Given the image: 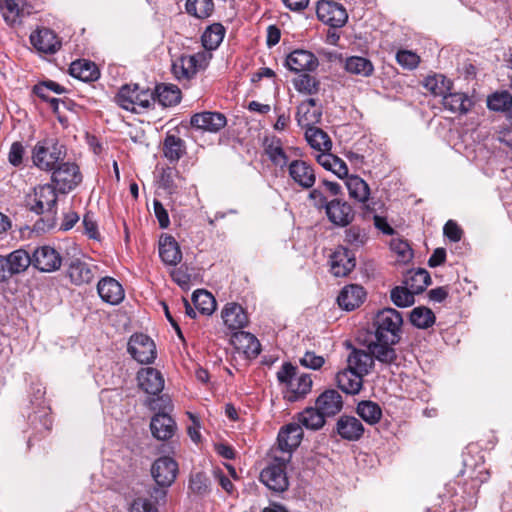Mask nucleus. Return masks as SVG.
Listing matches in <instances>:
<instances>
[{"label": "nucleus", "mask_w": 512, "mask_h": 512, "mask_svg": "<svg viewBox=\"0 0 512 512\" xmlns=\"http://www.w3.org/2000/svg\"><path fill=\"white\" fill-rule=\"evenodd\" d=\"M178 471L177 462L169 456H162L154 461L151 467V475L156 486L149 490V495L155 502L159 503L165 500L167 488L174 483Z\"/></svg>", "instance_id": "obj_1"}, {"label": "nucleus", "mask_w": 512, "mask_h": 512, "mask_svg": "<svg viewBox=\"0 0 512 512\" xmlns=\"http://www.w3.org/2000/svg\"><path fill=\"white\" fill-rule=\"evenodd\" d=\"M57 190L53 184L38 185L27 197L29 210L37 215H46L47 228H53L57 214Z\"/></svg>", "instance_id": "obj_2"}, {"label": "nucleus", "mask_w": 512, "mask_h": 512, "mask_svg": "<svg viewBox=\"0 0 512 512\" xmlns=\"http://www.w3.org/2000/svg\"><path fill=\"white\" fill-rule=\"evenodd\" d=\"M66 156V147L56 139L38 141L32 151L34 165L43 171H53Z\"/></svg>", "instance_id": "obj_3"}, {"label": "nucleus", "mask_w": 512, "mask_h": 512, "mask_svg": "<svg viewBox=\"0 0 512 512\" xmlns=\"http://www.w3.org/2000/svg\"><path fill=\"white\" fill-rule=\"evenodd\" d=\"M403 318L394 308H384L374 318L375 338L390 340V343H399Z\"/></svg>", "instance_id": "obj_4"}, {"label": "nucleus", "mask_w": 512, "mask_h": 512, "mask_svg": "<svg viewBox=\"0 0 512 512\" xmlns=\"http://www.w3.org/2000/svg\"><path fill=\"white\" fill-rule=\"evenodd\" d=\"M212 59V53L199 51L192 55H181L172 64V73L179 81H189L199 71L205 70Z\"/></svg>", "instance_id": "obj_5"}, {"label": "nucleus", "mask_w": 512, "mask_h": 512, "mask_svg": "<svg viewBox=\"0 0 512 512\" xmlns=\"http://www.w3.org/2000/svg\"><path fill=\"white\" fill-rule=\"evenodd\" d=\"M82 179L80 168L74 162H61L51 175L54 187L64 194L74 190L82 182Z\"/></svg>", "instance_id": "obj_6"}, {"label": "nucleus", "mask_w": 512, "mask_h": 512, "mask_svg": "<svg viewBox=\"0 0 512 512\" xmlns=\"http://www.w3.org/2000/svg\"><path fill=\"white\" fill-rule=\"evenodd\" d=\"M116 100L123 109L135 112L136 106L141 108L150 107L151 100L155 101V98L153 93L148 90H141L138 85L133 87L125 85L119 90Z\"/></svg>", "instance_id": "obj_7"}, {"label": "nucleus", "mask_w": 512, "mask_h": 512, "mask_svg": "<svg viewBox=\"0 0 512 512\" xmlns=\"http://www.w3.org/2000/svg\"><path fill=\"white\" fill-rule=\"evenodd\" d=\"M128 352L141 364H149L156 358V346L145 334H134L128 342Z\"/></svg>", "instance_id": "obj_8"}, {"label": "nucleus", "mask_w": 512, "mask_h": 512, "mask_svg": "<svg viewBox=\"0 0 512 512\" xmlns=\"http://www.w3.org/2000/svg\"><path fill=\"white\" fill-rule=\"evenodd\" d=\"M316 14L321 22L333 28L343 27L348 20L346 9L342 5L332 1H319Z\"/></svg>", "instance_id": "obj_9"}, {"label": "nucleus", "mask_w": 512, "mask_h": 512, "mask_svg": "<svg viewBox=\"0 0 512 512\" xmlns=\"http://www.w3.org/2000/svg\"><path fill=\"white\" fill-rule=\"evenodd\" d=\"M260 481L272 492L283 493L289 487L284 463H272L260 473Z\"/></svg>", "instance_id": "obj_10"}, {"label": "nucleus", "mask_w": 512, "mask_h": 512, "mask_svg": "<svg viewBox=\"0 0 512 512\" xmlns=\"http://www.w3.org/2000/svg\"><path fill=\"white\" fill-rule=\"evenodd\" d=\"M61 264L60 253L49 245L37 247L32 253V266L41 272H54Z\"/></svg>", "instance_id": "obj_11"}, {"label": "nucleus", "mask_w": 512, "mask_h": 512, "mask_svg": "<svg viewBox=\"0 0 512 512\" xmlns=\"http://www.w3.org/2000/svg\"><path fill=\"white\" fill-rule=\"evenodd\" d=\"M288 173L293 182L302 189H311L316 182V173L313 166L304 160H292L287 166Z\"/></svg>", "instance_id": "obj_12"}, {"label": "nucleus", "mask_w": 512, "mask_h": 512, "mask_svg": "<svg viewBox=\"0 0 512 512\" xmlns=\"http://www.w3.org/2000/svg\"><path fill=\"white\" fill-rule=\"evenodd\" d=\"M190 124L195 129L217 133L226 126L227 119L220 112L204 111L192 115Z\"/></svg>", "instance_id": "obj_13"}, {"label": "nucleus", "mask_w": 512, "mask_h": 512, "mask_svg": "<svg viewBox=\"0 0 512 512\" xmlns=\"http://www.w3.org/2000/svg\"><path fill=\"white\" fill-rule=\"evenodd\" d=\"M328 220L336 226L346 227L354 219V210L352 206L339 198L329 201L325 210Z\"/></svg>", "instance_id": "obj_14"}, {"label": "nucleus", "mask_w": 512, "mask_h": 512, "mask_svg": "<svg viewBox=\"0 0 512 512\" xmlns=\"http://www.w3.org/2000/svg\"><path fill=\"white\" fill-rule=\"evenodd\" d=\"M221 317L224 325L233 333L242 331L248 324V315L244 308L235 302L227 303L222 311Z\"/></svg>", "instance_id": "obj_15"}, {"label": "nucleus", "mask_w": 512, "mask_h": 512, "mask_svg": "<svg viewBox=\"0 0 512 512\" xmlns=\"http://www.w3.org/2000/svg\"><path fill=\"white\" fill-rule=\"evenodd\" d=\"M286 67L295 73L314 71L318 65L317 57L307 50L297 49L292 51L286 58Z\"/></svg>", "instance_id": "obj_16"}, {"label": "nucleus", "mask_w": 512, "mask_h": 512, "mask_svg": "<svg viewBox=\"0 0 512 512\" xmlns=\"http://www.w3.org/2000/svg\"><path fill=\"white\" fill-rule=\"evenodd\" d=\"M355 265V255L346 247H338L331 255V272L336 277L348 275L354 269Z\"/></svg>", "instance_id": "obj_17"}, {"label": "nucleus", "mask_w": 512, "mask_h": 512, "mask_svg": "<svg viewBox=\"0 0 512 512\" xmlns=\"http://www.w3.org/2000/svg\"><path fill=\"white\" fill-rule=\"evenodd\" d=\"M322 108L317 105V102L313 98H309L303 101L297 107L296 120L297 124L301 128H311L316 126L321 121Z\"/></svg>", "instance_id": "obj_18"}, {"label": "nucleus", "mask_w": 512, "mask_h": 512, "mask_svg": "<svg viewBox=\"0 0 512 512\" xmlns=\"http://www.w3.org/2000/svg\"><path fill=\"white\" fill-rule=\"evenodd\" d=\"M30 42L33 47L45 54H54L60 47L61 42L57 35L48 28L38 29L30 35Z\"/></svg>", "instance_id": "obj_19"}, {"label": "nucleus", "mask_w": 512, "mask_h": 512, "mask_svg": "<svg viewBox=\"0 0 512 512\" xmlns=\"http://www.w3.org/2000/svg\"><path fill=\"white\" fill-rule=\"evenodd\" d=\"M397 343H390V340H379L376 339L371 341L367 345V349L370 351L373 361H378L384 365L396 364L398 360L397 352L394 346Z\"/></svg>", "instance_id": "obj_20"}, {"label": "nucleus", "mask_w": 512, "mask_h": 512, "mask_svg": "<svg viewBox=\"0 0 512 512\" xmlns=\"http://www.w3.org/2000/svg\"><path fill=\"white\" fill-rule=\"evenodd\" d=\"M303 430L299 423H289L283 426L278 433V446L283 452H292L302 440Z\"/></svg>", "instance_id": "obj_21"}, {"label": "nucleus", "mask_w": 512, "mask_h": 512, "mask_svg": "<svg viewBox=\"0 0 512 512\" xmlns=\"http://www.w3.org/2000/svg\"><path fill=\"white\" fill-rule=\"evenodd\" d=\"M150 429L156 439L166 441L173 437L177 426L168 413H156L151 419Z\"/></svg>", "instance_id": "obj_22"}, {"label": "nucleus", "mask_w": 512, "mask_h": 512, "mask_svg": "<svg viewBox=\"0 0 512 512\" xmlns=\"http://www.w3.org/2000/svg\"><path fill=\"white\" fill-rule=\"evenodd\" d=\"M140 388L150 395L159 394L164 388V379L155 368H142L137 375Z\"/></svg>", "instance_id": "obj_23"}, {"label": "nucleus", "mask_w": 512, "mask_h": 512, "mask_svg": "<svg viewBox=\"0 0 512 512\" xmlns=\"http://www.w3.org/2000/svg\"><path fill=\"white\" fill-rule=\"evenodd\" d=\"M315 407L324 417L334 416L339 413L343 407L342 396L334 389L326 390L316 399Z\"/></svg>", "instance_id": "obj_24"}, {"label": "nucleus", "mask_w": 512, "mask_h": 512, "mask_svg": "<svg viewBox=\"0 0 512 512\" xmlns=\"http://www.w3.org/2000/svg\"><path fill=\"white\" fill-rule=\"evenodd\" d=\"M100 298L111 305H117L124 299L122 285L112 277L102 278L97 285Z\"/></svg>", "instance_id": "obj_25"}, {"label": "nucleus", "mask_w": 512, "mask_h": 512, "mask_svg": "<svg viewBox=\"0 0 512 512\" xmlns=\"http://www.w3.org/2000/svg\"><path fill=\"white\" fill-rule=\"evenodd\" d=\"M336 431L342 439L357 441L364 433V426L356 417L342 415L336 423Z\"/></svg>", "instance_id": "obj_26"}, {"label": "nucleus", "mask_w": 512, "mask_h": 512, "mask_svg": "<svg viewBox=\"0 0 512 512\" xmlns=\"http://www.w3.org/2000/svg\"><path fill=\"white\" fill-rule=\"evenodd\" d=\"M366 292L357 284L345 286L337 297L339 306L347 311L358 308L364 301Z\"/></svg>", "instance_id": "obj_27"}, {"label": "nucleus", "mask_w": 512, "mask_h": 512, "mask_svg": "<svg viewBox=\"0 0 512 512\" xmlns=\"http://www.w3.org/2000/svg\"><path fill=\"white\" fill-rule=\"evenodd\" d=\"M310 374L296 375L286 387L284 398L289 402H296L304 398L312 388Z\"/></svg>", "instance_id": "obj_28"}, {"label": "nucleus", "mask_w": 512, "mask_h": 512, "mask_svg": "<svg viewBox=\"0 0 512 512\" xmlns=\"http://www.w3.org/2000/svg\"><path fill=\"white\" fill-rule=\"evenodd\" d=\"M374 366L370 351L353 348L347 358V368L366 376Z\"/></svg>", "instance_id": "obj_29"}, {"label": "nucleus", "mask_w": 512, "mask_h": 512, "mask_svg": "<svg viewBox=\"0 0 512 512\" xmlns=\"http://www.w3.org/2000/svg\"><path fill=\"white\" fill-rule=\"evenodd\" d=\"M363 377L346 367L336 374L337 386L346 394H357L363 386Z\"/></svg>", "instance_id": "obj_30"}, {"label": "nucleus", "mask_w": 512, "mask_h": 512, "mask_svg": "<svg viewBox=\"0 0 512 512\" xmlns=\"http://www.w3.org/2000/svg\"><path fill=\"white\" fill-rule=\"evenodd\" d=\"M159 256L164 264L176 266L182 259L177 241L172 236H162L159 240Z\"/></svg>", "instance_id": "obj_31"}, {"label": "nucleus", "mask_w": 512, "mask_h": 512, "mask_svg": "<svg viewBox=\"0 0 512 512\" xmlns=\"http://www.w3.org/2000/svg\"><path fill=\"white\" fill-rule=\"evenodd\" d=\"M69 73L72 77L84 82L96 81L100 76L96 64L86 59L72 62L69 67Z\"/></svg>", "instance_id": "obj_32"}, {"label": "nucleus", "mask_w": 512, "mask_h": 512, "mask_svg": "<svg viewBox=\"0 0 512 512\" xmlns=\"http://www.w3.org/2000/svg\"><path fill=\"white\" fill-rule=\"evenodd\" d=\"M232 342L236 345L237 349L243 350V352L250 358L257 357L261 352V345L258 339L249 332H234Z\"/></svg>", "instance_id": "obj_33"}, {"label": "nucleus", "mask_w": 512, "mask_h": 512, "mask_svg": "<svg viewBox=\"0 0 512 512\" xmlns=\"http://www.w3.org/2000/svg\"><path fill=\"white\" fill-rule=\"evenodd\" d=\"M10 276L24 272L32 265V255L24 249H17L4 257Z\"/></svg>", "instance_id": "obj_34"}, {"label": "nucleus", "mask_w": 512, "mask_h": 512, "mask_svg": "<svg viewBox=\"0 0 512 512\" xmlns=\"http://www.w3.org/2000/svg\"><path fill=\"white\" fill-rule=\"evenodd\" d=\"M70 280L75 285L90 283L94 278L91 266L80 260H73L67 270Z\"/></svg>", "instance_id": "obj_35"}, {"label": "nucleus", "mask_w": 512, "mask_h": 512, "mask_svg": "<svg viewBox=\"0 0 512 512\" xmlns=\"http://www.w3.org/2000/svg\"><path fill=\"white\" fill-rule=\"evenodd\" d=\"M404 283L415 294H420L431 284V277L426 269H411L407 272Z\"/></svg>", "instance_id": "obj_36"}, {"label": "nucleus", "mask_w": 512, "mask_h": 512, "mask_svg": "<svg viewBox=\"0 0 512 512\" xmlns=\"http://www.w3.org/2000/svg\"><path fill=\"white\" fill-rule=\"evenodd\" d=\"M442 104L452 113L465 114L470 110L472 102L464 93L449 91L444 95Z\"/></svg>", "instance_id": "obj_37"}, {"label": "nucleus", "mask_w": 512, "mask_h": 512, "mask_svg": "<svg viewBox=\"0 0 512 512\" xmlns=\"http://www.w3.org/2000/svg\"><path fill=\"white\" fill-rule=\"evenodd\" d=\"M265 153L269 160L280 169L287 167L290 163L279 138L273 137L265 141Z\"/></svg>", "instance_id": "obj_38"}, {"label": "nucleus", "mask_w": 512, "mask_h": 512, "mask_svg": "<svg viewBox=\"0 0 512 512\" xmlns=\"http://www.w3.org/2000/svg\"><path fill=\"white\" fill-rule=\"evenodd\" d=\"M305 138L311 148L325 152L332 148V141L328 134L319 127L313 126L306 129Z\"/></svg>", "instance_id": "obj_39"}, {"label": "nucleus", "mask_w": 512, "mask_h": 512, "mask_svg": "<svg viewBox=\"0 0 512 512\" xmlns=\"http://www.w3.org/2000/svg\"><path fill=\"white\" fill-rule=\"evenodd\" d=\"M325 418L316 407H307L298 414L296 423L310 430H319L324 426Z\"/></svg>", "instance_id": "obj_40"}, {"label": "nucleus", "mask_w": 512, "mask_h": 512, "mask_svg": "<svg viewBox=\"0 0 512 512\" xmlns=\"http://www.w3.org/2000/svg\"><path fill=\"white\" fill-rule=\"evenodd\" d=\"M225 28L220 23H214L206 28L201 40L204 47L203 51L210 52L218 48L223 41Z\"/></svg>", "instance_id": "obj_41"}, {"label": "nucleus", "mask_w": 512, "mask_h": 512, "mask_svg": "<svg viewBox=\"0 0 512 512\" xmlns=\"http://www.w3.org/2000/svg\"><path fill=\"white\" fill-rule=\"evenodd\" d=\"M185 151L184 140L172 134L166 135L163 143V153L170 162H177L185 154Z\"/></svg>", "instance_id": "obj_42"}, {"label": "nucleus", "mask_w": 512, "mask_h": 512, "mask_svg": "<svg viewBox=\"0 0 512 512\" xmlns=\"http://www.w3.org/2000/svg\"><path fill=\"white\" fill-rule=\"evenodd\" d=\"M156 99L163 107H170L180 102L181 92L175 85L161 84L155 89Z\"/></svg>", "instance_id": "obj_43"}, {"label": "nucleus", "mask_w": 512, "mask_h": 512, "mask_svg": "<svg viewBox=\"0 0 512 512\" xmlns=\"http://www.w3.org/2000/svg\"><path fill=\"white\" fill-rule=\"evenodd\" d=\"M349 196L359 202H366L370 195L368 184L359 176L351 175L346 180Z\"/></svg>", "instance_id": "obj_44"}, {"label": "nucleus", "mask_w": 512, "mask_h": 512, "mask_svg": "<svg viewBox=\"0 0 512 512\" xmlns=\"http://www.w3.org/2000/svg\"><path fill=\"white\" fill-rule=\"evenodd\" d=\"M424 87L434 96L442 98L452 90V82L442 74H435L425 78Z\"/></svg>", "instance_id": "obj_45"}, {"label": "nucleus", "mask_w": 512, "mask_h": 512, "mask_svg": "<svg viewBox=\"0 0 512 512\" xmlns=\"http://www.w3.org/2000/svg\"><path fill=\"white\" fill-rule=\"evenodd\" d=\"M185 10L197 19H206L214 12V2L213 0H186Z\"/></svg>", "instance_id": "obj_46"}, {"label": "nucleus", "mask_w": 512, "mask_h": 512, "mask_svg": "<svg viewBox=\"0 0 512 512\" xmlns=\"http://www.w3.org/2000/svg\"><path fill=\"white\" fill-rule=\"evenodd\" d=\"M357 414L368 424L378 423L382 417L380 406L373 401H361L357 405Z\"/></svg>", "instance_id": "obj_47"}, {"label": "nucleus", "mask_w": 512, "mask_h": 512, "mask_svg": "<svg viewBox=\"0 0 512 512\" xmlns=\"http://www.w3.org/2000/svg\"><path fill=\"white\" fill-rule=\"evenodd\" d=\"M192 301L196 310L204 315H211L216 309V300L206 290H197L192 295Z\"/></svg>", "instance_id": "obj_48"}, {"label": "nucleus", "mask_w": 512, "mask_h": 512, "mask_svg": "<svg viewBox=\"0 0 512 512\" xmlns=\"http://www.w3.org/2000/svg\"><path fill=\"white\" fill-rule=\"evenodd\" d=\"M345 69L351 74L367 77L373 73L374 67L370 60L360 56H352L347 58Z\"/></svg>", "instance_id": "obj_49"}, {"label": "nucleus", "mask_w": 512, "mask_h": 512, "mask_svg": "<svg viewBox=\"0 0 512 512\" xmlns=\"http://www.w3.org/2000/svg\"><path fill=\"white\" fill-rule=\"evenodd\" d=\"M410 321L415 327L426 329L435 323V315L431 309L420 306L411 311Z\"/></svg>", "instance_id": "obj_50"}, {"label": "nucleus", "mask_w": 512, "mask_h": 512, "mask_svg": "<svg viewBox=\"0 0 512 512\" xmlns=\"http://www.w3.org/2000/svg\"><path fill=\"white\" fill-rule=\"evenodd\" d=\"M487 106L497 112L508 111L512 108V95L508 91L495 92L488 97Z\"/></svg>", "instance_id": "obj_51"}, {"label": "nucleus", "mask_w": 512, "mask_h": 512, "mask_svg": "<svg viewBox=\"0 0 512 512\" xmlns=\"http://www.w3.org/2000/svg\"><path fill=\"white\" fill-rule=\"evenodd\" d=\"M344 233L345 243L356 249L362 247L368 240L366 229L356 225L350 226Z\"/></svg>", "instance_id": "obj_52"}, {"label": "nucleus", "mask_w": 512, "mask_h": 512, "mask_svg": "<svg viewBox=\"0 0 512 512\" xmlns=\"http://www.w3.org/2000/svg\"><path fill=\"white\" fill-rule=\"evenodd\" d=\"M189 489L193 494L205 496L210 492V481L203 472L192 473L189 479Z\"/></svg>", "instance_id": "obj_53"}, {"label": "nucleus", "mask_w": 512, "mask_h": 512, "mask_svg": "<svg viewBox=\"0 0 512 512\" xmlns=\"http://www.w3.org/2000/svg\"><path fill=\"white\" fill-rule=\"evenodd\" d=\"M295 89L300 93L305 94H316L319 90V82L317 79L307 73L300 74L298 78L294 80Z\"/></svg>", "instance_id": "obj_54"}, {"label": "nucleus", "mask_w": 512, "mask_h": 512, "mask_svg": "<svg viewBox=\"0 0 512 512\" xmlns=\"http://www.w3.org/2000/svg\"><path fill=\"white\" fill-rule=\"evenodd\" d=\"M415 293L406 287L397 286L391 290V300L398 307H408L414 303Z\"/></svg>", "instance_id": "obj_55"}, {"label": "nucleus", "mask_w": 512, "mask_h": 512, "mask_svg": "<svg viewBox=\"0 0 512 512\" xmlns=\"http://www.w3.org/2000/svg\"><path fill=\"white\" fill-rule=\"evenodd\" d=\"M0 11L9 25H14L19 21L21 10L15 0H0Z\"/></svg>", "instance_id": "obj_56"}, {"label": "nucleus", "mask_w": 512, "mask_h": 512, "mask_svg": "<svg viewBox=\"0 0 512 512\" xmlns=\"http://www.w3.org/2000/svg\"><path fill=\"white\" fill-rule=\"evenodd\" d=\"M397 63L405 69L412 70L416 68L420 62L419 56L409 50H400L396 54Z\"/></svg>", "instance_id": "obj_57"}, {"label": "nucleus", "mask_w": 512, "mask_h": 512, "mask_svg": "<svg viewBox=\"0 0 512 512\" xmlns=\"http://www.w3.org/2000/svg\"><path fill=\"white\" fill-rule=\"evenodd\" d=\"M66 90L63 86L59 85L58 83L54 81H46L39 85L34 86V93L39 98H48V95H50V92H54L56 94H62Z\"/></svg>", "instance_id": "obj_58"}, {"label": "nucleus", "mask_w": 512, "mask_h": 512, "mask_svg": "<svg viewBox=\"0 0 512 512\" xmlns=\"http://www.w3.org/2000/svg\"><path fill=\"white\" fill-rule=\"evenodd\" d=\"M150 497H137L130 506V512H159L156 507L157 502H153Z\"/></svg>", "instance_id": "obj_59"}, {"label": "nucleus", "mask_w": 512, "mask_h": 512, "mask_svg": "<svg viewBox=\"0 0 512 512\" xmlns=\"http://www.w3.org/2000/svg\"><path fill=\"white\" fill-rule=\"evenodd\" d=\"M178 176V172L173 168H167L163 171L160 179L161 186L167 190L169 193H174L176 191V184L174 183V178Z\"/></svg>", "instance_id": "obj_60"}, {"label": "nucleus", "mask_w": 512, "mask_h": 512, "mask_svg": "<svg viewBox=\"0 0 512 512\" xmlns=\"http://www.w3.org/2000/svg\"><path fill=\"white\" fill-rule=\"evenodd\" d=\"M24 146L20 142L12 143L9 153L8 160L9 163L13 166L17 167L22 164L23 156H24Z\"/></svg>", "instance_id": "obj_61"}, {"label": "nucleus", "mask_w": 512, "mask_h": 512, "mask_svg": "<svg viewBox=\"0 0 512 512\" xmlns=\"http://www.w3.org/2000/svg\"><path fill=\"white\" fill-rule=\"evenodd\" d=\"M324 362V358L316 355L314 352H306L300 359L301 365L314 370L320 369Z\"/></svg>", "instance_id": "obj_62"}, {"label": "nucleus", "mask_w": 512, "mask_h": 512, "mask_svg": "<svg viewBox=\"0 0 512 512\" xmlns=\"http://www.w3.org/2000/svg\"><path fill=\"white\" fill-rule=\"evenodd\" d=\"M297 368L291 363H284L280 370L277 372V379L280 383L286 386L297 375Z\"/></svg>", "instance_id": "obj_63"}, {"label": "nucleus", "mask_w": 512, "mask_h": 512, "mask_svg": "<svg viewBox=\"0 0 512 512\" xmlns=\"http://www.w3.org/2000/svg\"><path fill=\"white\" fill-rule=\"evenodd\" d=\"M444 235L452 242H458L462 237V230L453 220L447 221L443 228Z\"/></svg>", "instance_id": "obj_64"}]
</instances>
